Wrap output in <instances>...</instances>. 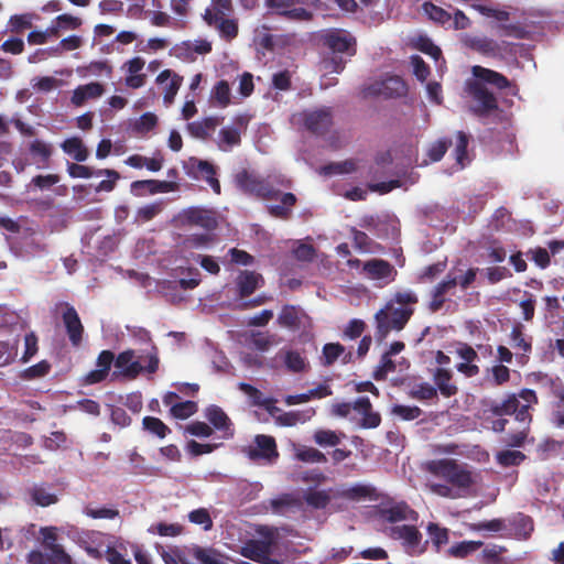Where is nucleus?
Masks as SVG:
<instances>
[{"mask_svg": "<svg viewBox=\"0 0 564 564\" xmlns=\"http://www.w3.org/2000/svg\"><path fill=\"white\" fill-rule=\"evenodd\" d=\"M235 183L239 189L245 193L256 195L262 199H280V205H271L268 207L269 214L279 219H289L292 215V208L295 206L297 198L293 193L282 194L274 184L284 188H290L292 182L285 177L274 178L273 182L264 180L253 172L241 170L235 175Z\"/></svg>", "mask_w": 564, "mask_h": 564, "instance_id": "1", "label": "nucleus"}, {"mask_svg": "<svg viewBox=\"0 0 564 564\" xmlns=\"http://www.w3.org/2000/svg\"><path fill=\"white\" fill-rule=\"evenodd\" d=\"M419 302L416 294L412 291L397 292L391 302L375 315L376 337L383 340L391 330H401L414 313L413 305Z\"/></svg>", "mask_w": 564, "mask_h": 564, "instance_id": "2", "label": "nucleus"}, {"mask_svg": "<svg viewBox=\"0 0 564 564\" xmlns=\"http://www.w3.org/2000/svg\"><path fill=\"white\" fill-rule=\"evenodd\" d=\"M484 413L495 417L514 415L520 424L531 425L532 414L529 405H521L516 393H508L501 401L485 399L481 401Z\"/></svg>", "mask_w": 564, "mask_h": 564, "instance_id": "3", "label": "nucleus"}, {"mask_svg": "<svg viewBox=\"0 0 564 564\" xmlns=\"http://www.w3.org/2000/svg\"><path fill=\"white\" fill-rule=\"evenodd\" d=\"M426 469L434 476L444 478L457 488L467 489L474 484L473 474L455 459L443 458L427 462Z\"/></svg>", "mask_w": 564, "mask_h": 564, "instance_id": "4", "label": "nucleus"}, {"mask_svg": "<svg viewBox=\"0 0 564 564\" xmlns=\"http://www.w3.org/2000/svg\"><path fill=\"white\" fill-rule=\"evenodd\" d=\"M135 354L132 349L120 352L115 359V367L120 369V373L128 379H135L141 372L154 373L159 369V350L152 345L147 354L148 364L142 366L140 360H134Z\"/></svg>", "mask_w": 564, "mask_h": 564, "instance_id": "5", "label": "nucleus"}, {"mask_svg": "<svg viewBox=\"0 0 564 564\" xmlns=\"http://www.w3.org/2000/svg\"><path fill=\"white\" fill-rule=\"evenodd\" d=\"M466 93L475 102L470 111L477 117H487L498 110L499 105L496 96L480 80H468L466 83Z\"/></svg>", "mask_w": 564, "mask_h": 564, "instance_id": "6", "label": "nucleus"}, {"mask_svg": "<svg viewBox=\"0 0 564 564\" xmlns=\"http://www.w3.org/2000/svg\"><path fill=\"white\" fill-rule=\"evenodd\" d=\"M389 535L391 539L400 541L403 550L410 556H419L427 549L429 541H423V535L415 525H393L390 528Z\"/></svg>", "mask_w": 564, "mask_h": 564, "instance_id": "7", "label": "nucleus"}, {"mask_svg": "<svg viewBox=\"0 0 564 564\" xmlns=\"http://www.w3.org/2000/svg\"><path fill=\"white\" fill-rule=\"evenodd\" d=\"M422 10L430 20L445 29L465 30L470 25L469 18L458 9L452 14L442 7L426 1L422 4Z\"/></svg>", "mask_w": 564, "mask_h": 564, "instance_id": "8", "label": "nucleus"}, {"mask_svg": "<svg viewBox=\"0 0 564 564\" xmlns=\"http://www.w3.org/2000/svg\"><path fill=\"white\" fill-rule=\"evenodd\" d=\"M299 119L308 132L324 135L334 123L333 109L326 106L316 109H305L299 113Z\"/></svg>", "mask_w": 564, "mask_h": 564, "instance_id": "9", "label": "nucleus"}, {"mask_svg": "<svg viewBox=\"0 0 564 564\" xmlns=\"http://www.w3.org/2000/svg\"><path fill=\"white\" fill-rule=\"evenodd\" d=\"M186 174L194 180H204L215 194L221 193V186L216 177L217 167L206 160L192 156L184 165Z\"/></svg>", "mask_w": 564, "mask_h": 564, "instance_id": "10", "label": "nucleus"}, {"mask_svg": "<svg viewBox=\"0 0 564 564\" xmlns=\"http://www.w3.org/2000/svg\"><path fill=\"white\" fill-rule=\"evenodd\" d=\"M247 457L252 462L274 463L279 457L276 442L274 437L264 434H258L254 437V445L246 451Z\"/></svg>", "mask_w": 564, "mask_h": 564, "instance_id": "11", "label": "nucleus"}, {"mask_svg": "<svg viewBox=\"0 0 564 564\" xmlns=\"http://www.w3.org/2000/svg\"><path fill=\"white\" fill-rule=\"evenodd\" d=\"M455 354L463 361L456 365V370L466 378L479 375L480 369L476 361L479 359L477 351L466 343H457Z\"/></svg>", "mask_w": 564, "mask_h": 564, "instance_id": "12", "label": "nucleus"}, {"mask_svg": "<svg viewBox=\"0 0 564 564\" xmlns=\"http://www.w3.org/2000/svg\"><path fill=\"white\" fill-rule=\"evenodd\" d=\"M324 44L334 53L356 54V39L345 30H333L325 34Z\"/></svg>", "mask_w": 564, "mask_h": 564, "instance_id": "13", "label": "nucleus"}, {"mask_svg": "<svg viewBox=\"0 0 564 564\" xmlns=\"http://www.w3.org/2000/svg\"><path fill=\"white\" fill-rule=\"evenodd\" d=\"M182 221L188 226L202 227L208 231L218 226L215 212L202 207H189L182 214Z\"/></svg>", "mask_w": 564, "mask_h": 564, "instance_id": "14", "label": "nucleus"}, {"mask_svg": "<svg viewBox=\"0 0 564 564\" xmlns=\"http://www.w3.org/2000/svg\"><path fill=\"white\" fill-rule=\"evenodd\" d=\"M337 499L336 487L327 489L308 488L304 491L302 501L314 510H325L330 506L333 500Z\"/></svg>", "mask_w": 564, "mask_h": 564, "instance_id": "15", "label": "nucleus"}, {"mask_svg": "<svg viewBox=\"0 0 564 564\" xmlns=\"http://www.w3.org/2000/svg\"><path fill=\"white\" fill-rule=\"evenodd\" d=\"M62 319L66 328L69 341L75 347L79 346L83 340L84 326L75 307L66 303Z\"/></svg>", "mask_w": 564, "mask_h": 564, "instance_id": "16", "label": "nucleus"}, {"mask_svg": "<svg viewBox=\"0 0 564 564\" xmlns=\"http://www.w3.org/2000/svg\"><path fill=\"white\" fill-rule=\"evenodd\" d=\"M205 417L216 430L223 433L224 438L234 437L235 430L231 420L220 406L215 404L207 406Z\"/></svg>", "mask_w": 564, "mask_h": 564, "instance_id": "17", "label": "nucleus"}, {"mask_svg": "<svg viewBox=\"0 0 564 564\" xmlns=\"http://www.w3.org/2000/svg\"><path fill=\"white\" fill-rule=\"evenodd\" d=\"M272 513L283 516L288 512H294L302 509L303 501L301 497L293 492H284L268 501Z\"/></svg>", "mask_w": 564, "mask_h": 564, "instance_id": "18", "label": "nucleus"}, {"mask_svg": "<svg viewBox=\"0 0 564 564\" xmlns=\"http://www.w3.org/2000/svg\"><path fill=\"white\" fill-rule=\"evenodd\" d=\"M458 284L455 276L447 275L443 281L437 283L432 291V299L429 303V310L432 313L438 312L445 304V295L451 293Z\"/></svg>", "mask_w": 564, "mask_h": 564, "instance_id": "19", "label": "nucleus"}, {"mask_svg": "<svg viewBox=\"0 0 564 564\" xmlns=\"http://www.w3.org/2000/svg\"><path fill=\"white\" fill-rule=\"evenodd\" d=\"M236 284L239 296L243 299L250 296L257 289L261 288L264 284V279L260 273L243 270L239 272Z\"/></svg>", "mask_w": 564, "mask_h": 564, "instance_id": "20", "label": "nucleus"}, {"mask_svg": "<svg viewBox=\"0 0 564 564\" xmlns=\"http://www.w3.org/2000/svg\"><path fill=\"white\" fill-rule=\"evenodd\" d=\"M221 122V117H207L203 120L187 123L186 130L195 139L207 140Z\"/></svg>", "mask_w": 564, "mask_h": 564, "instance_id": "21", "label": "nucleus"}, {"mask_svg": "<svg viewBox=\"0 0 564 564\" xmlns=\"http://www.w3.org/2000/svg\"><path fill=\"white\" fill-rule=\"evenodd\" d=\"M471 73L476 77V80H480L485 85H492L499 90L511 87V82L505 75L496 70L476 65L473 66Z\"/></svg>", "mask_w": 564, "mask_h": 564, "instance_id": "22", "label": "nucleus"}, {"mask_svg": "<svg viewBox=\"0 0 564 564\" xmlns=\"http://www.w3.org/2000/svg\"><path fill=\"white\" fill-rule=\"evenodd\" d=\"M362 270L367 276L372 280H392V274L397 273L393 265L383 259H371L366 261L362 264Z\"/></svg>", "mask_w": 564, "mask_h": 564, "instance_id": "23", "label": "nucleus"}, {"mask_svg": "<svg viewBox=\"0 0 564 564\" xmlns=\"http://www.w3.org/2000/svg\"><path fill=\"white\" fill-rule=\"evenodd\" d=\"M169 79L170 83L165 86L163 95V101L165 105H171L174 101V98L183 83V77L171 69L162 70L156 77V83L164 84Z\"/></svg>", "mask_w": 564, "mask_h": 564, "instance_id": "24", "label": "nucleus"}, {"mask_svg": "<svg viewBox=\"0 0 564 564\" xmlns=\"http://www.w3.org/2000/svg\"><path fill=\"white\" fill-rule=\"evenodd\" d=\"M453 372L446 368H436L433 373L435 388L444 398H451L457 394L458 388L452 382Z\"/></svg>", "mask_w": 564, "mask_h": 564, "instance_id": "25", "label": "nucleus"}, {"mask_svg": "<svg viewBox=\"0 0 564 564\" xmlns=\"http://www.w3.org/2000/svg\"><path fill=\"white\" fill-rule=\"evenodd\" d=\"M303 316L304 312L300 306L286 304L282 306L276 322L281 327L296 330L301 327Z\"/></svg>", "mask_w": 564, "mask_h": 564, "instance_id": "26", "label": "nucleus"}, {"mask_svg": "<svg viewBox=\"0 0 564 564\" xmlns=\"http://www.w3.org/2000/svg\"><path fill=\"white\" fill-rule=\"evenodd\" d=\"M408 90L404 80L399 76H390L379 84L376 93L383 95L388 98L403 96Z\"/></svg>", "mask_w": 564, "mask_h": 564, "instance_id": "27", "label": "nucleus"}, {"mask_svg": "<svg viewBox=\"0 0 564 564\" xmlns=\"http://www.w3.org/2000/svg\"><path fill=\"white\" fill-rule=\"evenodd\" d=\"M383 518L389 522H398L402 520H416L417 512L409 507L405 502H399L383 510Z\"/></svg>", "mask_w": 564, "mask_h": 564, "instance_id": "28", "label": "nucleus"}, {"mask_svg": "<svg viewBox=\"0 0 564 564\" xmlns=\"http://www.w3.org/2000/svg\"><path fill=\"white\" fill-rule=\"evenodd\" d=\"M242 554L246 557L262 564H280L278 561L270 557L269 547L263 542H252L251 544H248L243 549Z\"/></svg>", "mask_w": 564, "mask_h": 564, "instance_id": "29", "label": "nucleus"}, {"mask_svg": "<svg viewBox=\"0 0 564 564\" xmlns=\"http://www.w3.org/2000/svg\"><path fill=\"white\" fill-rule=\"evenodd\" d=\"M338 499H347L351 501H358L368 497H371L375 492V488L367 485L357 484L352 487H336Z\"/></svg>", "mask_w": 564, "mask_h": 564, "instance_id": "30", "label": "nucleus"}, {"mask_svg": "<svg viewBox=\"0 0 564 564\" xmlns=\"http://www.w3.org/2000/svg\"><path fill=\"white\" fill-rule=\"evenodd\" d=\"M509 525L514 530L516 535L522 539H528L534 529L532 518L524 513H517L509 519Z\"/></svg>", "mask_w": 564, "mask_h": 564, "instance_id": "31", "label": "nucleus"}, {"mask_svg": "<svg viewBox=\"0 0 564 564\" xmlns=\"http://www.w3.org/2000/svg\"><path fill=\"white\" fill-rule=\"evenodd\" d=\"M241 143V134L238 128L226 127L219 131L218 148L221 151H229Z\"/></svg>", "mask_w": 564, "mask_h": 564, "instance_id": "32", "label": "nucleus"}, {"mask_svg": "<svg viewBox=\"0 0 564 564\" xmlns=\"http://www.w3.org/2000/svg\"><path fill=\"white\" fill-rule=\"evenodd\" d=\"M61 147L65 153L72 155L77 162H83L88 158V150L78 137L66 139Z\"/></svg>", "mask_w": 564, "mask_h": 564, "instance_id": "33", "label": "nucleus"}, {"mask_svg": "<svg viewBox=\"0 0 564 564\" xmlns=\"http://www.w3.org/2000/svg\"><path fill=\"white\" fill-rule=\"evenodd\" d=\"M230 87L227 80H219L212 89L210 100L219 107L226 108L230 105Z\"/></svg>", "mask_w": 564, "mask_h": 564, "instance_id": "34", "label": "nucleus"}, {"mask_svg": "<svg viewBox=\"0 0 564 564\" xmlns=\"http://www.w3.org/2000/svg\"><path fill=\"white\" fill-rule=\"evenodd\" d=\"M192 555L200 564H227L220 553L210 547L196 545L192 549Z\"/></svg>", "mask_w": 564, "mask_h": 564, "instance_id": "35", "label": "nucleus"}, {"mask_svg": "<svg viewBox=\"0 0 564 564\" xmlns=\"http://www.w3.org/2000/svg\"><path fill=\"white\" fill-rule=\"evenodd\" d=\"M482 545L484 543L481 541H462L452 545L447 550V554L451 557L465 558L471 553L478 551Z\"/></svg>", "mask_w": 564, "mask_h": 564, "instance_id": "36", "label": "nucleus"}, {"mask_svg": "<svg viewBox=\"0 0 564 564\" xmlns=\"http://www.w3.org/2000/svg\"><path fill=\"white\" fill-rule=\"evenodd\" d=\"M524 326L521 323H516L510 333L511 345L516 349H520L523 352H531L532 343L531 338H527L524 335Z\"/></svg>", "mask_w": 564, "mask_h": 564, "instance_id": "37", "label": "nucleus"}, {"mask_svg": "<svg viewBox=\"0 0 564 564\" xmlns=\"http://www.w3.org/2000/svg\"><path fill=\"white\" fill-rule=\"evenodd\" d=\"M284 365L286 369L293 373H301L310 368L305 357H303L297 350H288L285 352Z\"/></svg>", "mask_w": 564, "mask_h": 564, "instance_id": "38", "label": "nucleus"}, {"mask_svg": "<svg viewBox=\"0 0 564 564\" xmlns=\"http://www.w3.org/2000/svg\"><path fill=\"white\" fill-rule=\"evenodd\" d=\"M426 531L436 552H440L441 547L448 543L449 530L447 528H442L437 523L430 522L426 527Z\"/></svg>", "mask_w": 564, "mask_h": 564, "instance_id": "39", "label": "nucleus"}, {"mask_svg": "<svg viewBox=\"0 0 564 564\" xmlns=\"http://www.w3.org/2000/svg\"><path fill=\"white\" fill-rule=\"evenodd\" d=\"M345 352V347L339 343H328L323 346L321 362L324 367H330Z\"/></svg>", "mask_w": 564, "mask_h": 564, "instance_id": "40", "label": "nucleus"}, {"mask_svg": "<svg viewBox=\"0 0 564 564\" xmlns=\"http://www.w3.org/2000/svg\"><path fill=\"white\" fill-rule=\"evenodd\" d=\"M295 457L300 462L311 463V464L327 462V457L324 453H322L321 451H318L315 447H310V446H304V445L296 448Z\"/></svg>", "mask_w": 564, "mask_h": 564, "instance_id": "41", "label": "nucleus"}, {"mask_svg": "<svg viewBox=\"0 0 564 564\" xmlns=\"http://www.w3.org/2000/svg\"><path fill=\"white\" fill-rule=\"evenodd\" d=\"M451 145L452 140L448 138H441L431 143L426 151L429 162L434 163L441 161ZM424 163L426 164L427 161L425 160Z\"/></svg>", "mask_w": 564, "mask_h": 564, "instance_id": "42", "label": "nucleus"}, {"mask_svg": "<svg viewBox=\"0 0 564 564\" xmlns=\"http://www.w3.org/2000/svg\"><path fill=\"white\" fill-rule=\"evenodd\" d=\"M552 387V393L557 399L554 411V422L556 426L564 427V388L558 387L553 379H549Z\"/></svg>", "mask_w": 564, "mask_h": 564, "instance_id": "43", "label": "nucleus"}, {"mask_svg": "<svg viewBox=\"0 0 564 564\" xmlns=\"http://www.w3.org/2000/svg\"><path fill=\"white\" fill-rule=\"evenodd\" d=\"M214 240L215 236L212 234H195L186 236L183 239L181 247L183 250L206 248L212 245Z\"/></svg>", "mask_w": 564, "mask_h": 564, "instance_id": "44", "label": "nucleus"}, {"mask_svg": "<svg viewBox=\"0 0 564 564\" xmlns=\"http://www.w3.org/2000/svg\"><path fill=\"white\" fill-rule=\"evenodd\" d=\"M469 46L485 55H496L499 52V44L488 37L476 36L469 40Z\"/></svg>", "mask_w": 564, "mask_h": 564, "instance_id": "45", "label": "nucleus"}, {"mask_svg": "<svg viewBox=\"0 0 564 564\" xmlns=\"http://www.w3.org/2000/svg\"><path fill=\"white\" fill-rule=\"evenodd\" d=\"M105 175L107 180H102L96 187L97 193L100 192H112L116 187L117 182L120 180V174L116 170L101 169L96 170V176Z\"/></svg>", "mask_w": 564, "mask_h": 564, "instance_id": "46", "label": "nucleus"}, {"mask_svg": "<svg viewBox=\"0 0 564 564\" xmlns=\"http://www.w3.org/2000/svg\"><path fill=\"white\" fill-rule=\"evenodd\" d=\"M142 425L145 431L159 438H164L171 433L170 427L162 420L155 416H144Z\"/></svg>", "mask_w": 564, "mask_h": 564, "instance_id": "47", "label": "nucleus"}, {"mask_svg": "<svg viewBox=\"0 0 564 564\" xmlns=\"http://www.w3.org/2000/svg\"><path fill=\"white\" fill-rule=\"evenodd\" d=\"M395 369L397 365L395 361L392 360V356H389L388 354L384 352L372 372V378L376 381H383L387 379L388 375L390 372H394Z\"/></svg>", "mask_w": 564, "mask_h": 564, "instance_id": "48", "label": "nucleus"}, {"mask_svg": "<svg viewBox=\"0 0 564 564\" xmlns=\"http://www.w3.org/2000/svg\"><path fill=\"white\" fill-rule=\"evenodd\" d=\"M510 221L511 213L506 207H499L491 215L488 226L494 231H500L506 229Z\"/></svg>", "mask_w": 564, "mask_h": 564, "instance_id": "49", "label": "nucleus"}, {"mask_svg": "<svg viewBox=\"0 0 564 564\" xmlns=\"http://www.w3.org/2000/svg\"><path fill=\"white\" fill-rule=\"evenodd\" d=\"M197 403L191 400L175 403L171 406V415L178 420H186L197 412Z\"/></svg>", "mask_w": 564, "mask_h": 564, "instance_id": "50", "label": "nucleus"}, {"mask_svg": "<svg viewBox=\"0 0 564 564\" xmlns=\"http://www.w3.org/2000/svg\"><path fill=\"white\" fill-rule=\"evenodd\" d=\"M51 364L47 360H41L40 362L24 369L20 377L23 380H34L45 377L51 371Z\"/></svg>", "mask_w": 564, "mask_h": 564, "instance_id": "51", "label": "nucleus"}, {"mask_svg": "<svg viewBox=\"0 0 564 564\" xmlns=\"http://www.w3.org/2000/svg\"><path fill=\"white\" fill-rule=\"evenodd\" d=\"M525 458L520 451L506 449L497 454V462L503 467L519 466Z\"/></svg>", "mask_w": 564, "mask_h": 564, "instance_id": "52", "label": "nucleus"}, {"mask_svg": "<svg viewBox=\"0 0 564 564\" xmlns=\"http://www.w3.org/2000/svg\"><path fill=\"white\" fill-rule=\"evenodd\" d=\"M158 124V117L153 112H145L133 124V131L145 134L153 130Z\"/></svg>", "mask_w": 564, "mask_h": 564, "instance_id": "53", "label": "nucleus"}, {"mask_svg": "<svg viewBox=\"0 0 564 564\" xmlns=\"http://www.w3.org/2000/svg\"><path fill=\"white\" fill-rule=\"evenodd\" d=\"M410 395L421 401L432 400L437 398V389L429 382H422L412 388Z\"/></svg>", "mask_w": 564, "mask_h": 564, "instance_id": "54", "label": "nucleus"}, {"mask_svg": "<svg viewBox=\"0 0 564 564\" xmlns=\"http://www.w3.org/2000/svg\"><path fill=\"white\" fill-rule=\"evenodd\" d=\"M314 442L319 446H337L340 443V436L332 430H317L314 433Z\"/></svg>", "mask_w": 564, "mask_h": 564, "instance_id": "55", "label": "nucleus"}, {"mask_svg": "<svg viewBox=\"0 0 564 564\" xmlns=\"http://www.w3.org/2000/svg\"><path fill=\"white\" fill-rule=\"evenodd\" d=\"M415 47L420 52L432 56L434 59H438L442 55L441 48L426 35H420L416 39Z\"/></svg>", "mask_w": 564, "mask_h": 564, "instance_id": "56", "label": "nucleus"}, {"mask_svg": "<svg viewBox=\"0 0 564 564\" xmlns=\"http://www.w3.org/2000/svg\"><path fill=\"white\" fill-rule=\"evenodd\" d=\"M32 500L41 506L47 507L57 501V497L54 494L48 492L44 487L35 486L31 489Z\"/></svg>", "mask_w": 564, "mask_h": 564, "instance_id": "57", "label": "nucleus"}, {"mask_svg": "<svg viewBox=\"0 0 564 564\" xmlns=\"http://www.w3.org/2000/svg\"><path fill=\"white\" fill-rule=\"evenodd\" d=\"M188 520L194 523L202 525L205 531H209L213 528V520L209 511L205 508H198L188 513Z\"/></svg>", "mask_w": 564, "mask_h": 564, "instance_id": "58", "label": "nucleus"}, {"mask_svg": "<svg viewBox=\"0 0 564 564\" xmlns=\"http://www.w3.org/2000/svg\"><path fill=\"white\" fill-rule=\"evenodd\" d=\"M216 29L226 41H231L238 35V23L234 19L221 17Z\"/></svg>", "mask_w": 564, "mask_h": 564, "instance_id": "59", "label": "nucleus"}, {"mask_svg": "<svg viewBox=\"0 0 564 564\" xmlns=\"http://www.w3.org/2000/svg\"><path fill=\"white\" fill-rule=\"evenodd\" d=\"M392 414L404 421H412L421 416L422 410L416 405L395 404L391 410Z\"/></svg>", "mask_w": 564, "mask_h": 564, "instance_id": "60", "label": "nucleus"}, {"mask_svg": "<svg viewBox=\"0 0 564 564\" xmlns=\"http://www.w3.org/2000/svg\"><path fill=\"white\" fill-rule=\"evenodd\" d=\"M84 513L93 519H115L119 517V510L116 508H108V507H100V508H93V507H85Z\"/></svg>", "mask_w": 564, "mask_h": 564, "instance_id": "61", "label": "nucleus"}, {"mask_svg": "<svg viewBox=\"0 0 564 564\" xmlns=\"http://www.w3.org/2000/svg\"><path fill=\"white\" fill-rule=\"evenodd\" d=\"M46 549L51 551L48 562H57L61 564H73L70 555H68L64 547L56 543H46Z\"/></svg>", "mask_w": 564, "mask_h": 564, "instance_id": "62", "label": "nucleus"}, {"mask_svg": "<svg viewBox=\"0 0 564 564\" xmlns=\"http://www.w3.org/2000/svg\"><path fill=\"white\" fill-rule=\"evenodd\" d=\"M10 30L13 33H20L23 30L32 28L31 14H15L9 20Z\"/></svg>", "mask_w": 564, "mask_h": 564, "instance_id": "63", "label": "nucleus"}, {"mask_svg": "<svg viewBox=\"0 0 564 564\" xmlns=\"http://www.w3.org/2000/svg\"><path fill=\"white\" fill-rule=\"evenodd\" d=\"M411 64L413 66V73L420 82H425L430 76V66L424 62L420 55L411 56Z\"/></svg>", "mask_w": 564, "mask_h": 564, "instance_id": "64", "label": "nucleus"}]
</instances>
